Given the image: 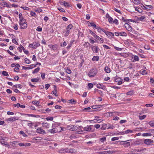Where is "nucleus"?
<instances>
[{"mask_svg":"<svg viewBox=\"0 0 154 154\" xmlns=\"http://www.w3.org/2000/svg\"><path fill=\"white\" fill-rule=\"evenodd\" d=\"M97 73V71L96 69L92 68L90 69L88 73V75L91 78L95 76Z\"/></svg>","mask_w":154,"mask_h":154,"instance_id":"nucleus-1","label":"nucleus"},{"mask_svg":"<svg viewBox=\"0 0 154 154\" xmlns=\"http://www.w3.org/2000/svg\"><path fill=\"white\" fill-rule=\"evenodd\" d=\"M131 142V140H128L125 141H122L121 143L125 147H128L130 145V143Z\"/></svg>","mask_w":154,"mask_h":154,"instance_id":"nucleus-2","label":"nucleus"},{"mask_svg":"<svg viewBox=\"0 0 154 154\" xmlns=\"http://www.w3.org/2000/svg\"><path fill=\"white\" fill-rule=\"evenodd\" d=\"M40 45V44L38 42H34L32 44H31L29 45V47L33 48L34 49H35L37 47Z\"/></svg>","mask_w":154,"mask_h":154,"instance_id":"nucleus-3","label":"nucleus"},{"mask_svg":"<svg viewBox=\"0 0 154 154\" xmlns=\"http://www.w3.org/2000/svg\"><path fill=\"white\" fill-rule=\"evenodd\" d=\"M48 131L50 133L54 134L57 132H60V130L59 131L57 129V128H55L49 129L48 130Z\"/></svg>","mask_w":154,"mask_h":154,"instance_id":"nucleus-4","label":"nucleus"},{"mask_svg":"<svg viewBox=\"0 0 154 154\" xmlns=\"http://www.w3.org/2000/svg\"><path fill=\"white\" fill-rule=\"evenodd\" d=\"M102 119H95L92 120H90L91 123H97V122L100 123L103 121Z\"/></svg>","mask_w":154,"mask_h":154,"instance_id":"nucleus-5","label":"nucleus"},{"mask_svg":"<svg viewBox=\"0 0 154 154\" xmlns=\"http://www.w3.org/2000/svg\"><path fill=\"white\" fill-rule=\"evenodd\" d=\"M79 127H82L83 128L84 130L87 131H90L92 129L91 126H87V127L84 128H83L82 126H80Z\"/></svg>","mask_w":154,"mask_h":154,"instance_id":"nucleus-6","label":"nucleus"},{"mask_svg":"<svg viewBox=\"0 0 154 154\" xmlns=\"http://www.w3.org/2000/svg\"><path fill=\"white\" fill-rule=\"evenodd\" d=\"M68 128L71 131H75L77 130V127L76 125H74L68 127Z\"/></svg>","mask_w":154,"mask_h":154,"instance_id":"nucleus-7","label":"nucleus"},{"mask_svg":"<svg viewBox=\"0 0 154 154\" xmlns=\"http://www.w3.org/2000/svg\"><path fill=\"white\" fill-rule=\"evenodd\" d=\"M21 24H20V26L21 29H25L27 27V25L26 22H24L23 23H21Z\"/></svg>","mask_w":154,"mask_h":154,"instance_id":"nucleus-8","label":"nucleus"},{"mask_svg":"<svg viewBox=\"0 0 154 154\" xmlns=\"http://www.w3.org/2000/svg\"><path fill=\"white\" fill-rule=\"evenodd\" d=\"M125 27L127 29L128 31H131L132 30V27L129 25L128 23H125Z\"/></svg>","mask_w":154,"mask_h":154,"instance_id":"nucleus-9","label":"nucleus"},{"mask_svg":"<svg viewBox=\"0 0 154 154\" xmlns=\"http://www.w3.org/2000/svg\"><path fill=\"white\" fill-rule=\"evenodd\" d=\"M92 50L94 52L97 53L98 52L99 49L97 46H94L92 48Z\"/></svg>","mask_w":154,"mask_h":154,"instance_id":"nucleus-10","label":"nucleus"},{"mask_svg":"<svg viewBox=\"0 0 154 154\" xmlns=\"http://www.w3.org/2000/svg\"><path fill=\"white\" fill-rule=\"evenodd\" d=\"M2 140L0 141V143L3 145H5V146H8L9 145L7 141H5L4 140L2 139H1Z\"/></svg>","mask_w":154,"mask_h":154,"instance_id":"nucleus-11","label":"nucleus"},{"mask_svg":"<svg viewBox=\"0 0 154 154\" xmlns=\"http://www.w3.org/2000/svg\"><path fill=\"white\" fill-rule=\"evenodd\" d=\"M152 142V141L151 139H146L144 140V143L149 145Z\"/></svg>","mask_w":154,"mask_h":154,"instance_id":"nucleus-12","label":"nucleus"},{"mask_svg":"<svg viewBox=\"0 0 154 154\" xmlns=\"http://www.w3.org/2000/svg\"><path fill=\"white\" fill-rule=\"evenodd\" d=\"M18 119V117H13L10 118L8 119L7 120L10 121H14Z\"/></svg>","mask_w":154,"mask_h":154,"instance_id":"nucleus-13","label":"nucleus"},{"mask_svg":"<svg viewBox=\"0 0 154 154\" xmlns=\"http://www.w3.org/2000/svg\"><path fill=\"white\" fill-rule=\"evenodd\" d=\"M76 152V150L75 149H69L68 148L67 151V153H75Z\"/></svg>","mask_w":154,"mask_h":154,"instance_id":"nucleus-14","label":"nucleus"},{"mask_svg":"<svg viewBox=\"0 0 154 154\" xmlns=\"http://www.w3.org/2000/svg\"><path fill=\"white\" fill-rule=\"evenodd\" d=\"M0 4L2 5V6L4 7H6L7 8H11L10 5L6 2H2Z\"/></svg>","mask_w":154,"mask_h":154,"instance_id":"nucleus-15","label":"nucleus"},{"mask_svg":"<svg viewBox=\"0 0 154 154\" xmlns=\"http://www.w3.org/2000/svg\"><path fill=\"white\" fill-rule=\"evenodd\" d=\"M36 131L37 133L40 134H45L46 133L45 131L41 128L38 129H37Z\"/></svg>","mask_w":154,"mask_h":154,"instance_id":"nucleus-16","label":"nucleus"},{"mask_svg":"<svg viewBox=\"0 0 154 154\" xmlns=\"http://www.w3.org/2000/svg\"><path fill=\"white\" fill-rule=\"evenodd\" d=\"M94 38H96L97 40H99L100 43H103L104 42V40L103 39L100 38L97 35Z\"/></svg>","mask_w":154,"mask_h":154,"instance_id":"nucleus-17","label":"nucleus"},{"mask_svg":"<svg viewBox=\"0 0 154 154\" xmlns=\"http://www.w3.org/2000/svg\"><path fill=\"white\" fill-rule=\"evenodd\" d=\"M68 150V148H65V149H62L59 150V152L60 153H67V151Z\"/></svg>","mask_w":154,"mask_h":154,"instance_id":"nucleus-18","label":"nucleus"},{"mask_svg":"<svg viewBox=\"0 0 154 154\" xmlns=\"http://www.w3.org/2000/svg\"><path fill=\"white\" fill-rule=\"evenodd\" d=\"M145 150H146V149L144 148L142 149H134L133 151H132V152H141Z\"/></svg>","mask_w":154,"mask_h":154,"instance_id":"nucleus-19","label":"nucleus"},{"mask_svg":"<svg viewBox=\"0 0 154 154\" xmlns=\"http://www.w3.org/2000/svg\"><path fill=\"white\" fill-rule=\"evenodd\" d=\"M42 125L43 127L46 128H48L50 126V124L47 122L42 123Z\"/></svg>","mask_w":154,"mask_h":154,"instance_id":"nucleus-20","label":"nucleus"},{"mask_svg":"<svg viewBox=\"0 0 154 154\" xmlns=\"http://www.w3.org/2000/svg\"><path fill=\"white\" fill-rule=\"evenodd\" d=\"M105 71L107 73H109L110 72V69L107 66H106L104 68Z\"/></svg>","mask_w":154,"mask_h":154,"instance_id":"nucleus-21","label":"nucleus"},{"mask_svg":"<svg viewBox=\"0 0 154 154\" xmlns=\"http://www.w3.org/2000/svg\"><path fill=\"white\" fill-rule=\"evenodd\" d=\"M57 125L55 124H53L52 125V128H57V129L58 130V129H60V128H61V127H58L57 126Z\"/></svg>","mask_w":154,"mask_h":154,"instance_id":"nucleus-22","label":"nucleus"},{"mask_svg":"<svg viewBox=\"0 0 154 154\" xmlns=\"http://www.w3.org/2000/svg\"><path fill=\"white\" fill-rule=\"evenodd\" d=\"M62 5H63L65 7H69V4L66 2L63 1L62 2Z\"/></svg>","mask_w":154,"mask_h":154,"instance_id":"nucleus-23","label":"nucleus"},{"mask_svg":"<svg viewBox=\"0 0 154 154\" xmlns=\"http://www.w3.org/2000/svg\"><path fill=\"white\" fill-rule=\"evenodd\" d=\"M107 126V124H103L102 125V126L100 128V129L102 130H104L106 129Z\"/></svg>","mask_w":154,"mask_h":154,"instance_id":"nucleus-24","label":"nucleus"},{"mask_svg":"<svg viewBox=\"0 0 154 154\" xmlns=\"http://www.w3.org/2000/svg\"><path fill=\"white\" fill-rule=\"evenodd\" d=\"M122 20L126 22L127 21H129L131 22H135L134 20L132 19L127 20V19H125L124 17H122Z\"/></svg>","mask_w":154,"mask_h":154,"instance_id":"nucleus-25","label":"nucleus"},{"mask_svg":"<svg viewBox=\"0 0 154 154\" xmlns=\"http://www.w3.org/2000/svg\"><path fill=\"white\" fill-rule=\"evenodd\" d=\"M119 113L116 112H110L109 113V116H112L114 115H119Z\"/></svg>","mask_w":154,"mask_h":154,"instance_id":"nucleus-26","label":"nucleus"},{"mask_svg":"<svg viewBox=\"0 0 154 154\" xmlns=\"http://www.w3.org/2000/svg\"><path fill=\"white\" fill-rule=\"evenodd\" d=\"M119 34L122 36H126L127 35V34L124 32H119Z\"/></svg>","mask_w":154,"mask_h":154,"instance_id":"nucleus-27","label":"nucleus"},{"mask_svg":"<svg viewBox=\"0 0 154 154\" xmlns=\"http://www.w3.org/2000/svg\"><path fill=\"white\" fill-rule=\"evenodd\" d=\"M106 33V35L109 37L111 36H114V34L112 32H110L108 31V32H107Z\"/></svg>","mask_w":154,"mask_h":154,"instance_id":"nucleus-28","label":"nucleus"},{"mask_svg":"<svg viewBox=\"0 0 154 154\" xmlns=\"http://www.w3.org/2000/svg\"><path fill=\"white\" fill-rule=\"evenodd\" d=\"M140 73L143 75H145L147 74L146 71L144 70L141 69L140 71Z\"/></svg>","mask_w":154,"mask_h":154,"instance_id":"nucleus-29","label":"nucleus"},{"mask_svg":"<svg viewBox=\"0 0 154 154\" xmlns=\"http://www.w3.org/2000/svg\"><path fill=\"white\" fill-rule=\"evenodd\" d=\"M99 57L98 56H94L92 58V60L93 61H98L99 60Z\"/></svg>","mask_w":154,"mask_h":154,"instance_id":"nucleus-30","label":"nucleus"},{"mask_svg":"<svg viewBox=\"0 0 154 154\" xmlns=\"http://www.w3.org/2000/svg\"><path fill=\"white\" fill-rule=\"evenodd\" d=\"M152 6L150 5H146V6L145 10H148L152 9Z\"/></svg>","mask_w":154,"mask_h":154,"instance_id":"nucleus-31","label":"nucleus"},{"mask_svg":"<svg viewBox=\"0 0 154 154\" xmlns=\"http://www.w3.org/2000/svg\"><path fill=\"white\" fill-rule=\"evenodd\" d=\"M70 30L69 29H66V30L65 31V34L64 36L65 37L67 36L70 33Z\"/></svg>","mask_w":154,"mask_h":154,"instance_id":"nucleus-32","label":"nucleus"},{"mask_svg":"<svg viewBox=\"0 0 154 154\" xmlns=\"http://www.w3.org/2000/svg\"><path fill=\"white\" fill-rule=\"evenodd\" d=\"M133 58L134 59L135 61H138L139 60V59L138 56L136 55H134L133 57Z\"/></svg>","mask_w":154,"mask_h":154,"instance_id":"nucleus-33","label":"nucleus"},{"mask_svg":"<svg viewBox=\"0 0 154 154\" xmlns=\"http://www.w3.org/2000/svg\"><path fill=\"white\" fill-rule=\"evenodd\" d=\"M13 87H15L16 88H18L20 89L22 88V85L20 84H17L16 85H14Z\"/></svg>","mask_w":154,"mask_h":154,"instance_id":"nucleus-34","label":"nucleus"},{"mask_svg":"<svg viewBox=\"0 0 154 154\" xmlns=\"http://www.w3.org/2000/svg\"><path fill=\"white\" fill-rule=\"evenodd\" d=\"M31 81L32 82H37L39 81V79L38 78L32 79Z\"/></svg>","mask_w":154,"mask_h":154,"instance_id":"nucleus-35","label":"nucleus"},{"mask_svg":"<svg viewBox=\"0 0 154 154\" xmlns=\"http://www.w3.org/2000/svg\"><path fill=\"white\" fill-rule=\"evenodd\" d=\"M2 74L4 76H9V75L8 72H7L5 71H2Z\"/></svg>","mask_w":154,"mask_h":154,"instance_id":"nucleus-36","label":"nucleus"},{"mask_svg":"<svg viewBox=\"0 0 154 154\" xmlns=\"http://www.w3.org/2000/svg\"><path fill=\"white\" fill-rule=\"evenodd\" d=\"M40 68L39 67H38L36 69H35L32 72V73L33 74H34L35 73H37V72H38L39 71V70H40Z\"/></svg>","mask_w":154,"mask_h":154,"instance_id":"nucleus-37","label":"nucleus"},{"mask_svg":"<svg viewBox=\"0 0 154 154\" xmlns=\"http://www.w3.org/2000/svg\"><path fill=\"white\" fill-rule=\"evenodd\" d=\"M21 48H22L23 51L25 54H29V52L28 51L26 50L25 48L23 46H22Z\"/></svg>","mask_w":154,"mask_h":154,"instance_id":"nucleus-38","label":"nucleus"},{"mask_svg":"<svg viewBox=\"0 0 154 154\" xmlns=\"http://www.w3.org/2000/svg\"><path fill=\"white\" fill-rule=\"evenodd\" d=\"M89 26H93L94 28H96L97 26L94 23H89Z\"/></svg>","mask_w":154,"mask_h":154,"instance_id":"nucleus-39","label":"nucleus"},{"mask_svg":"<svg viewBox=\"0 0 154 154\" xmlns=\"http://www.w3.org/2000/svg\"><path fill=\"white\" fill-rule=\"evenodd\" d=\"M25 20L23 18H20V21L19 22V24H21L23 23L24 22H25Z\"/></svg>","mask_w":154,"mask_h":154,"instance_id":"nucleus-40","label":"nucleus"},{"mask_svg":"<svg viewBox=\"0 0 154 154\" xmlns=\"http://www.w3.org/2000/svg\"><path fill=\"white\" fill-rule=\"evenodd\" d=\"M148 124L151 127L154 128V121H150L148 123Z\"/></svg>","mask_w":154,"mask_h":154,"instance_id":"nucleus-41","label":"nucleus"},{"mask_svg":"<svg viewBox=\"0 0 154 154\" xmlns=\"http://www.w3.org/2000/svg\"><path fill=\"white\" fill-rule=\"evenodd\" d=\"M25 62L27 64H29L31 63L30 60L27 58H26L24 59Z\"/></svg>","mask_w":154,"mask_h":154,"instance_id":"nucleus-42","label":"nucleus"},{"mask_svg":"<svg viewBox=\"0 0 154 154\" xmlns=\"http://www.w3.org/2000/svg\"><path fill=\"white\" fill-rule=\"evenodd\" d=\"M72 25L71 24H70L67 26L66 28V29H69L70 30L72 28Z\"/></svg>","mask_w":154,"mask_h":154,"instance_id":"nucleus-43","label":"nucleus"},{"mask_svg":"<svg viewBox=\"0 0 154 154\" xmlns=\"http://www.w3.org/2000/svg\"><path fill=\"white\" fill-rule=\"evenodd\" d=\"M20 134L23 135V137H26L27 136V135L23 131H20Z\"/></svg>","mask_w":154,"mask_h":154,"instance_id":"nucleus-44","label":"nucleus"},{"mask_svg":"<svg viewBox=\"0 0 154 154\" xmlns=\"http://www.w3.org/2000/svg\"><path fill=\"white\" fill-rule=\"evenodd\" d=\"M69 103H76V101L75 100L73 99H72L69 100Z\"/></svg>","mask_w":154,"mask_h":154,"instance_id":"nucleus-45","label":"nucleus"},{"mask_svg":"<svg viewBox=\"0 0 154 154\" xmlns=\"http://www.w3.org/2000/svg\"><path fill=\"white\" fill-rule=\"evenodd\" d=\"M90 34L92 35L93 36L95 37L97 35L94 32H93L91 30L89 29V30Z\"/></svg>","mask_w":154,"mask_h":154,"instance_id":"nucleus-46","label":"nucleus"},{"mask_svg":"<svg viewBox=\"0 0 154 154\" xmlns=\"http://www.w3.org/2000/svg\"><path fill=\"white\" fill-rule=\"evenodd\" d=\"M146 115H143L142 116H139V119L140 120H143L146 117Z\"/></svg>","mask_w":154,"mask_h":154,"instance_id":"nucleus-47","label":"nucleus"},{"mask_svg":"<svg viewBox=\"0 0 154 154\" xmlns=\"http://www.w3.org/2000/svg\"><path fill=\"white\" fill-rule=\"evenodd\" d=\"M151 135V134L150 133H144L143 134V136H150Z\"/></svg>","mask_w":154,"mask_h":154,"instance_id":"nucleus-48","label":"nucleus"},{"mask_svg":"<svg viewBox=\"0 0 154 154\" xmlns=\"http://www.w3.org/2000/svg\"><path fill=\"white\" fill-rule=\"evenodd\" d=\"M133 131L132 130H130V129H128L125 131L126 134L128 133H131L133 132Z\"/></svg>","mask_w":154,"mask_h":154,"instance_id":"nucleus-49","label":"nucleus"},{"mask_svg":"<svg viewBox=\"0 0 154 154\" xmlns=\"http://www.w3.org/2000/svg\"><path fill=\"white\" fill-rule=\"evenodd\" d=\"M32 103L35 105H38L39 104V102L36 100H34L32 102Z\"/></svg>","mask_w":154,"mask_h":154,"instance_id":"nucleus-50","label":"nucleus"},{"mask_svg":"<svg viewBox=\"0 0 154 154\" xmlns=\"http://www.w3.org/2000/svg\"><path fill=\"white\" fill-rule=\"evenodd\" d=\"M133 2L135 4H138L139 3V0H132Z\"/></svg>","mask_w":154,"mask_h":154,"instance_id":"nucleus-51","label":"nucleus"},{"mask_svg":"<svg viewBox=\"0 0 154 154\" xmlns=\"http://www.w3.org/2000/svg\"><path fill=\"white\" fill-rule=\"evenodd\" d=\"M88 87L90 89L92 88L93 86V85L92 83H88Z\"/></svg>","mask_w":154,"mask_h":154,"instance_id":"nucleus-52","label":"nucleus"},{"mask_svg":"<svg viewBox=\"0 0 154 154\" xmlns=\"http://www.w3.org/2000/svg\"><path fill=\"white\" fill-rule=\"evenodd\" d=\"M52 50L55 51L57 49V46L56 45H52L51 48Z\"/></svg>","mask_w":154,"mask_h":154,"instance_id":"nucleus-53","label":"nucleus"},{"mask_svg":"<svg viewBox=\"0 0 154 154\" xmlns=\"http://www.w3.org/2000/svg\"><path fill=\"white\" fill-rule=\"evenodd\" d=\"M57 9L61 12H65V11L63 8H58Z\"/></svg>","mask_w":154,"mask_h":154,"instance_id":"nucleus-54","label":"nucleus"},{"mask_svg":"<svg viewBox=\"0 0 154 154\" xmlns=\"http://www.w3.org/2000/svg\"><path fill=\"white\" fill-rule=\"evenodd\" d=\"M32 67H25L24 66H23L22 69H32Z\"/></svg>","mask_w":154,"mask_h":154,"instance_id":"nucleus-55","label":"nucleus"},{"mask_svg":"<svg viewBox=\"0 0 154 154\" xmlns=\"http://www.w3.org/2000/svg\"><path fill=\"white\" fill-rule=\"evenodd\" d=\"M106 140V137H103L102 138H101L100 139V140L101 141V142H103L105 140Z\"/></svg>","mask_w":154,"mask_h":154,"instance_id":"nucleus-56","label":"nucleus"},{"mask_svg":"<svg viewBox=\"0 0 154 154\" xmlns=\"http://www.w3.org/2000/svg\"><path fill=\"white\" fill-rule=\"evenodd\" d=\"M62 108V107L61 106L58 105H56L55 106V109H61Z\"/></svg>","mask_w":154,"mask_h":154,"instance_id":"nucleus-57","label":"nucleus"},{"mask_svg":"<svg viewBox=\"0 0 154 154\" xmlns=\"http://www.w3.org/2000/svg\"><path fill=\"white\" fill-rule=\"evenodd\" d=\"M45 73H41V77L43 79H45Z\"/></svg>","mask_w":154,"mask_h":154,"instance_id":"nucleus-58","label":"nucleus"},{"mask_svg":"<svg viewBox=\"0 0 154 154\" xmlns=\"http://www.w3.org/2000/svg\"><path fill=\"white\" fill-rule=\"evenodd\" d=\"M135 10L140 13L141 12H142V9H139V8L137 7H136L135 8Z\"/></svg>","mask_w":154,"mask_h":154,"instance_id":"nucleus-59","label":"nucleus"},{"mask_svg":"<svg viewBox=\"0 0 154 154\" xmlns=\"http://www.w3.org/2000/svg\"><path fill=\"white\" fill-rule=\"evenodd\" d=\"M91 109L90 107L85 108L83 110L84 111H85L86 112H89L90 109Z\"/></svg>","mask_w":154,"mask_h":154,"instance_id":"nucleus-60","label":"nucleus"},{"mask_svg":"<svg viewBox=\"0 0 154 154\" xmlns=\"http://www.w3.org/2000/svg\"><path fill=\"white\" fill-rule=\"evenodd\" d=\"M66 72L68 74H70L71 73V70L69 69H66Z\"/></svg>","mask_w":154,"mask_h":154,"instance_id":"nucleus-61","label":"nucleus"},{"mask_svg":"<svg viewBox=\"0 0 154 154\" xmlns=\"http://www.w3.org/2000/svg\"><path fill=\"white\" fill-rule=\"evenodd\" d=\"M108 20H109V22L110 23H112L113 22V19H112V17H109V19H108Z\"/></svg>","mask_w":154,"mask_h":154,"instance_id":"nucleus-62","label":"nucleus"},{"mask_svg":"<svg viewBox=\"0 0 154 154\" xmlns=\"http://www.w3.org/2000/svg\"><path fill=\"white\" fill-rule=\"evenodd\" d=\"M42 28L39 26H38L36 29V30H37L38 31H39V32L41 31H42Z\"/></svg>","mask_w":154,"mask_h":154,"instance_id":"nucleus-63","label":"nucleus"},{"mask_svg":"<svg viewBox=\"0 0 154 154\" xmlns=\"http://www.w3.org/2000/svg\"><path fill=\"white\" fill-rule=\"evenodd\" d=\"M50 85L49 84H47L45 85V88L46 89V90H47L50 87Z\"/></svg>","mask_w":154,"mask_h":154,"instance_id":"nucleus-64","label":"nucleus"}]
</instances>
